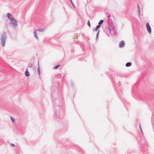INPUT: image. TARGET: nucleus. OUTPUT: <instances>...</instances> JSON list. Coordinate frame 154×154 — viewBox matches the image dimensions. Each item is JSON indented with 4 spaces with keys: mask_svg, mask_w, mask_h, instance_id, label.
I'll return each mask as SVG.
<instances>
[{
    "mask_svg": "<svg viewBox=\"0 0 154 154\" xmlns=\"http://www.w3.org/2000/svg\"><path fill=\"white\" fill-rule=\"evenodd\" d=\"M125 45V43L123 41H121L119 43V47H123Z\"/></svg>",
    "mask_w": 154,
    "mask_h": 154,
    "instance_id": "nucleus-5",
    "label": "nucleus"
},
{
    "mask_svg": "<svg viewBox=\"0 0 154 154\" xmlns=\"http://www.w3.org/2000/svg\"><path fill=\"white\" fill-rule=\"evenodd\" d=\"M6 35L5 33L3 34L2 36L1 39V44L2 46L4 47L5 45V40L6 38Z\"/></svg>",
    "mask_w": 154,
    "mask_h": 154,
    "instance_id": "nucleus-1",
    "label": "nucleus"
},
{
    "mask_svg": "<svg viewBox=\"0 0 154 154\" xmlns=\"http://www.w3.org/2000/svg\"><path fill=\"white\" fill-rule=\"evenodd\" d=\"M71 2H72V3L73 5V6L74 7V8H75V6H74V5L73 4V3L72 2V1H71Z\"/></svg>",
    "mask_w": 154,
    "mask_h": 154,
    "instance_id": "nucleus-16",
    "label": "nucleus"
},
{
    "mask_svg": "<svg viewBox=\"0 0 154 154\" xmlns=\"http://www.w3.org/2000/svg\"><path fill=\"white\" fill-rule=\"evenodd\" d=\"M10 20L13 23V24L15 26H17V22L15 19L13 18H11Z\"/></svg>",
    "mask_w": 154,
    "mask_h": 154,
    "instance_id": "nucleus-3",
    "label": "nucleus"
},
{
    "mask_svg": "<svg viewBox=\"0 0 154 154\" xmlns=\"http://www.w3.org/2000/svg\"><path fill=\"white\" fill-rule=\"evenodd\" d=\"M103 20H101L98 23L99 24H101L103 23Z\"/></svg>",
    "mask_w": 154,
    "mask_h": 154,
    "instance_id": "nucleus-11",
    "label": "nucleus"
},
{
    "mask_svg": "<svg viewBox=\"0 0 154 154\" xmlns=\"http://www.w3.org/2000/svg\"><path fill=\"white\" fill-rule=\"evenodd\" d=\"M60 66V65H57V66H56L54 67V69H57Z\"/></svg>",
    "mask_w": 154,
    "mask_h": 154,
    "instance_id": "nucleus-14",
    "label": "nucleus"
},
{
    "mask_svg": "<svg viewBox=\"0 0 154 154\" xmlns=\"http://www.w3.org/2000/svg\"><path fill=\"white\" fill-rule=\"evenodd\" d=\"M25 73L26 75L27 76H28L30 74L29 71L27 69H26Z\"/></svg>",
    "mask_w": 154,
    "mask_h": 154,
    "instance_id": "nucleus-4",
    "label": "nucleus"
},
{
    "mask_svg": "<svg viewBox=\"0 0 154 154\" xmlns=\"http://www.w3.org/2000/svg\"><path fill=\"white\" fill-rule=\"evenodd\" d=\"M11 145H12V146H15V145H14V144H11Z\"/></svg>",
    "mask_w": 154,
    "mask_h": 154,
    "instance_id": "nucleus-17",
    "label": "nucleus"
},
{
    "mask_svg": "<svg viewBox=\"0 0 154 154\" xmlns=\"http://www.w3.org/2000/svg\"><path fill=\"white\" fill-rule=\"evenodd\" d=\"M146 27L148 32L149 33H151V28L148 23H147L146 24Z\"/></svg>",
    "mask_w": 154,
    "mask_h": 154,
    "instance_id": "nucleus-2",
    "label": "nucleus"
},
{
    "mask_svg": "<svg viewBox=\"0 0 154 154\" xmlns=\"http://www.w3.org/2000/svg\"><path fill=\"white\" fill-rule=\"evenodd\" d=\"M10 117H11V120L13 122H14L15 121V119L13 118L11 116Z\"/></svg>",
    "mask_w": 154,
    "mask_h": 154,
    "instance_id": "nucleus-10",
    "label": "nucleus"
},
{
    "mask_svg": "<svg viewBox=\"0 0 154 154\" xmlns=\"http://www.w3.org/2000/svg\"><path fill=\"white\" fill-rule=\"evenodd\" d=\"M7 16L8 17L10 20H11V18H13V17L11 16V14L9 13H8L7 14Z\"/></svg>",
    "mask_w": 154,
    "mask_h": 154,
    "instance_id": "nucleus-7",
    "label": "nucleus"
},
{
    "mask_svg": "<svg viewBox=\"0 0 154 154\" xmlns=\"http://www.w3.org/2000/svg\"><path fill=\"white\" fill-rule=\"evenodd\" d=\"M140 130H141V128H140Z\"/></svg>",
    "mask_w": 154,
    "mask_h": 154,
    "instance_id": "nucleus-19",
    "label": "nucleus"
},
{
    "mask_svg": "<svg viewBox=\"0 0 154 154\" xmlns=\"http://www.w3.org/2000/svg\"><path fill=\"white\" fill-rule=\"evenodd\" d=\"M33 34H34V36L35 37V38L36 39H38V36L37 35V32H36V30H35L34 31V32H33Z\"/></svg>",
    "mask_w": 154,
    "mask_h": 154,
    "instance_id": "nucleus-6",
    "label": "nucleus"
},
{
    "mask_svg": "<svg viewBox=\"0 0 154 154\" xmlns=\"http://www.w3.org/2000/svg\"><path fill=\"white\" fill-rule=\"evenodd\" d=\"M137 6H138V12L139 13V14H140V9L139 5H138Z\"/></svg>",
    "mask_w": 154,
    "mask_h": 154,
    "instance_id": "nucleus-9",
    "label": "nucleus"
},
{
    "mask_svg": "<svg viewBox=\"0 0 154 154\" xmlns=\"http://www.w3.org/2000/svg\"><path fill=\"white\" fill-rule=\"evenodd\" d=\"M131 63L130 62H128L126 64V66H130L131 65Z\"/></svg>",
    "mask_w": 154,
    "mask_h": 154,
    "instance_id": "nucleus-8",
    "label": "nucleus"
},
{
    "mask_svg": "<svg viewBox=\"0 0 154 154\" xmlns=\"http://www.w3.org/2000/svg\"><path fill=\"white\" fill-rule=\"evenodd\" d=\"M38 74L39 75H40V69H39V67H38Z\"/></svg>",
    "mask_w": 154,
    "mask_h": 154,
    "instance_id": "nucleus-12",
    "label": "nucleus"
},
{
    "mask_svg": "<svg viewBox=\"0 0 154 154\" xmlns=\"http://www.w3.org/2000/svg\"><path fill=\"white\" fill-rule=\"evenodd\" d=\"M87 24L90 27V26H91V25H90V21H89V20H88V22H87Z\"/></svg>",
    "mask_w": 154,
    "mask_h": 154,
    "instance_id": "nucleus-13",
    "label": "nucleus"
},
{
    "mask_svg": "<svg viewBox=\"0 0 154 154\" xmlns=\"http://www.w3.org/2000/svg\"><path fill=\"white\" fill-rule=\"evenodd\" d=\"M30 65L31 66H32V63H30Z\"/></svg>",
    "mask_w": 154,
    "mask_h": 154,
    "instance_id": "nucleus-18",
    "label": "nucleus"
},
{
    "mask_svg": "<svg viewBox=\"0 0 154 154\" xmlns=\"http://www.w3.org/2000/svg\"><path fill=\"white\" fill-rule=\"evenodd\" d=\"M100 27V25H98L97 26V27H96V29H94L96 30L97 29L99 28Z\"/></svg>",
    "mask_w": 154,
    "mask_h": 154,
    "instance_id": "nucleus-15",
    "label": "nucleus"
}]
</instances>
